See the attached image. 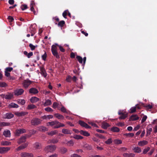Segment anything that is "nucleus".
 I'll return each instance as SVG.
<instances>
[{
    "mask_svg": "<svg viewBox=\"0 0 157 157\" xmlns=\"http://www.w3.org/2000/svg\"><path fill=\"white\" fill-rule=\"evenodd\" d=\"M41 121L37 117L33 118L31 121V123L32 125L36 126L41 123Z\"/></svg>",
    "mask_w": 157,
    "mask_h": 157,
    "instance_id": "nucleus-1",
    "label": "nucleus"
},
{
    "mask_svg": "<svg viewBox=\"0 0 157 157\" xmlns=\"http://www.w3.org/2000/svg\"><path fill=\"white\" fill-rule=\"evenodd\" d=\"M56 148V147L55 145H49L45 147L44 150L48 152H52L54 151Z\"/></svg>",
    "mask_w": 157,
    "mask_h": 157,
    "instance_id": "nucleus-2",
    "label": "nucleus"
},
{
    "mask_svg": "<svg viewBox=\"0 0 157 157\" xmlns=\"http://www.w3.org/2000/svg\"><path fill=\"white\" fill-rule=\"evenodd\" d=\"M33 82L29 79H27L24 80L22 83L24 87L25 88H27L28 86Z\"/></svg>",
    "mask_w": 157,
    "mask_h": 157,
    "instance_id": "nucleus-3",
    "label": "nucleus"
},
{
    "mask_svg": "<svg viewBox=\"0 0 157 157\" xmlns=\"http://www.w3.org/2000/svg\"><path fill=\"white\" fill-rule=\"evenodd\" d=\"M79 124L82 126L86 128H90L91 127L87 124L82 121H79L78 122Z\"/></svg>",
    "mask_w": 157,
    "mask_h": 157,
    "instance_id": "nucleus-4",
    "label": "nucleus"
},
{
    "mask_svg": "<svg viewBox=\"0 0 157 157\" xmlns=\"http://www.w3.org/2000/svg\"><path fill=\"white\" fill-rule=\"evenodd\" d=\"M21 157H33V155L32 153L22 152L21 154Z\"/></svg>",
    "mask_w": 157,
    "mask_h": 157,
    "instance_id": "nucleus-5",
    "label": "nucleus"
},
{
    "mask_svg": "<svg viewBox=\"0 0 157 157\" xmlns=\"http://www.w3.org/2000/svg\"><path fill=\"white\" fill-rule=\"evenodd\" d=\"M24 92V90L22 89H17L14 91V94L16 95H21Z\"/></svg>",
    "mask_w": 157,
    "mask_h": 157,
    "instance_id": "nucleus-6",
    "label": "nucleus"
},
{
    "mask_svg": "<svg viewBox=\"0 0 157 157\" xmlns=\"http://www.w3.org/2000/svg\"><path fill=\"white\" fill-rule=\"evenodd\" d=\"M26 130L24 128L16 130L15 134L16 136H19L20 134L25 132Z\"/></svg>",
    "mask_w": 157,
    "mask_h": 157,
    "instance_id": "nucleus-7",
    "label": "nucleus"
},
{
    "mask_svg": "<svg viewBox=\"0 0 157 157\" xmlns=\"http://www.w3.org/2000/svg\"><path fill=\"white\" fill-rule=\"evenodd\" d=\"M9 147H0V153L3 154L6 153L10 150Z\"/></svg>",
    "mask_w": 157,
    "mask_h": 157,
    "instance_id": "nucleus-8",
    "label": "nucleus"
},
{
    "mask_svg": "<svg viewBox=\"0 0 157 157\" xmlns=\"http://www.w3.org/2000/svg\"><path fill=\"white\" fill-rule=\"evenodd\" d=\"M26 137L25 136H23L20 137L18 140L17 143L19 144H21L25 141Z\"/></svg>",
    "mask_w": 157,
    "mask_h": 157,
    "instance_id": "nucleus-9",
    "label": "nucleus"
},
{
    "mask_svg": "<svg viewBox=\"0 0 157 157\" xmlns=\"http://www.w3.org/2000/svg\"><path fill=\"white\" fill-rule=\"evenodd\" d=\"M40 71H41V74L44 78H46L47 76V74L45 70L44 67H40Z\"/></svg>",
    "mask_w": 157,
    "mask_h": 157,
    "instance_id": "nucleus-10",
    "label": "nucleus"
},
{
    "mask_svg": "<svg viewBox=\"0 0 157 157\" xmlns=\"http://www.w3.org/2000/svg\"><path fill=\"white\" fill-rule=\"evenodd\" d=\"M28 113L26 112H16L15 113V114L18 117H22L28 114Z\"/></svg>",
    "mask_w": 157,
    "mask_h": 157,
    "instance_id": "nucleus-11",
    "label": "nucleus"
},
{
    "mask_svg": "<svg viewBox=\"0 0 157 157\" xmlns=\"http://www.w3.org/2000/svg\"><path fill=\"white\" fill-rule=\"evenodd\" d=\"M148 144L147 141L145 140L141 141L138 142V145L140 146H143Z\"/></svg>",
    "mask_w": 157,
    "mask_h": 157,
    "instance_id": "nucleus-12",
    "label": "nucleus"
},
{
    "mask_svg": "<svg viewBox=\"0 0 157 157\" xmlns=\"http://www.w3.org/2000/svg\"><path fill=\"white\" fill-rule=\"evenodd\" d=\"M28 144L27 143H25L23 145L18 147L16 149L17 151H19L21 149H24L26 147L28 146Z\"/></svg>",
    "mask_w": 157,
    "mask_h": 157,
    "instance_id": "nucleus-13",
    "label": "nucleus"
},
{
    "mask_svg": "<svg viewBox=\"0 0 157 157\" xmlns=\"http://www.w3.org/2000/svg\"><path fill=\"white\" fill-rule=\"evenodd\" d=\"M5 118L6 119H11L14 117V115L11 113H7L4 115Z\"/></svg>",
    "mask_w": 157,
    "mask_h": 157,
    "instance_id": "nucleus-14",
    "label": "nucleus"
},
{
    "mask_svg": "<svg viewBox=\"0 0 157 157\" xmlns=\"http://www.w3.org/2000/svg\"><path fill=\"white\" fill-rule=\"evenodd\" d=\"M29 92L30 94H36L38 93V90L35 88H32L29 90Z\"/></svg>",
    "mask_w": 157,
    "mask_h": 157,
    "instance_id": "nucleus-15",
    "label": "nucleus"
},
{
    "mask_svg": "<svg viewBox=\"0 0 157 157\" xmlns=\"http://www.w3.org/2000/svg\"><path fill=\"white\" fill-rule=\"evenodd\" d=\"M139 117L137 115H132L129 118V121H136L139 119Z\"/></svg>",
    "mask_w": 157,
    "mask_h": 157,
    "instance_id": "nucleus-16",
    "label": "nucleus"
},
{
    "mask_svg": "<svg viewBox=\"0 0 157 157\" xmlns=\"http://www.w3.org/2000/svg\"><path fill=\"white\" fill-rule=\"evenodd\" d=\"M10 132L9 130L4 131L3 132V135L6 137H10Z\"/></svg>",
    "mask_w": 157,
    "mask_h": 157,
    "instance_id": "nucleus-17",
    "label": "nucleus"
},
{
    "mask_svg": "<svg viewBox=\"0 0 157 157\" xmlns=\"http://www.w3.org/2000/svg\"><path fill=\"white\" fill-rule=\"evenodd\" d=\"M10 125V123L0 121V128L6 126H9Z\"/></svg>",
    "mask_w": 157,
    "mask_h": 157,
    "instance_id": "nucleus-18",
    "label": "nucleus"
},
{
    "mask_svg": "<svg viewBox=\"0 0 157 157\" xmlns=\"http://www.w3.org/2000/svg\"><path fill=\"white\" fill-rule=\"evenodd\" d=\"M5 96V99H11L13 97V93H8Z\"/></svg>",
    "mask_w": 157,
    "mask_h": 157,
    "instance_id": "nucleus-19",
    "label": "nucleus"
},
{
    "mask_svg": "<svg viewBox=\"0 0 157 157\" xmlns=\"http://www.w3.org/2000/svg\"><path fill=\"white\" fill-rule=\"evenodd\" d=\"M124 157H134L135 154L133 153H124L123 155Z\"/></svg>",
    "mask_w": 157,
    "mask_h": 157,
    "instance_id": "nucleus-20",
    "label": "nucleus"
},
{
    "mask_svg": "<svg viewBox=\"0 0 157 157\" xmlns=\"http://www.w3.org/2000/svg\"><path fill=\"white\" fill-rule=\"evenodd\" d=\"M39 100V98L36 97H32L31 98L30 101L31 102L33 103H35Z\"/></svg>",
    "mask_w": 157,
    "mask_h": 157,
    "instance_id": "nucleus-21",
    "label": "nucleus"
},
{
    "mask_svg": "<svg viewBox=\"0 0 157 157\" xmlns=\"http://www.w3.org/2000/svg\"><path fill=\"white\" fill-rule=\"evenodd\" d=\"M35 5L34 2L33 1H32L30 4V10L33 12L34 14H35L36 12L33 7Z\"/></svg>",
    "mask_w": 157,
    "mask_h": 157,
    "instance_id": "nucleus-22",
    "label": "nucleus"
},
{
    "mask_svg": "<svg viewBox=\"0 0 157 157\" xmlns=\"http://www.w3.org/2000/svg\"><path fill=\"white\" fill-rule=\"evenodd\" d=\"M55 117L59 119L63 120L64 119V117L62 115L59 113H56L54 115Z\"/></svg>",
    "mask_w": 157,
    "mask_h": 157,
    "instance_id": "nucleus-23",
    "label": "nucleus"
},
{
    "mask_svg": "<svg viewBox=\"0 0 157 157\" xmlns=\"http://www.w3.org/2000/svg\"><path fill=\"white\" fill-rule=\"evenodd\" d=\"M62 132L63 133L66 134H71V133L70 130L66 129H63L62 130Z\"/></svg>",
    "mask_w": 157,
    "mask_h": 157,
    "instance_id": "nucleus-24",
    "label": "nucleus"
},
{
    "mask_svg": "<svg viewBox=\"0 0 157 157\" xmlns=\"http://www.w3.org/2000/svg\"><path fill=\"white\" fill-rule=\"evenodd\" d=\"M133 150L135 153H140L141 151V150L140 148L138 147H134Z\"/></svg>",
    "mask_w": 157,
    "mask_h": 157,
    "instance_id": "nucleus-25",
    "label": "nucleus"
},
{
    "mask_svg": "<svg viewBox=\"0 0 157 157\" xmlns=\"http://www.w3.org/2000/svg\"><path fill=\"white\" fill-rule=\"evenodd\" d=\"M51 51L53 55L55 56L56 58H59V55L57 51Z\"/></svg>",
    "mask_w": 157,
    "mask_h": 157,
    "instance_id": "nucleus-26",
    "label": "nucleus"
},
{
    "mask_svg": "<svg viewBox=\"0 0 157 157\" xmlns=\"http://www.w3.org/2000/svg\"><path fill=\"white\" fill-rule=\"evenodd\" d=\"M52 104V101L49 99L46 100L44 104V105L45 106L49 105Z\"/></svg>",
    "mask_w": 157,
    "mask_h": 157,
    "instance_id": "nucleus-27",
    "label": "nucleus"
},
{
    "mask_svg": "<svg viewBox=\"0 0 157 157\" xmlns=\"http://www.w3.org/2000/svg\"><path fill=\"white\" fill-rule=\"evenodd\" d=\"M80 133L85 136H90V134L88 132L84 131L83 130H81L79 132Z\"/></svg>",
    "mask_w": 157,
    "mask_h": 157,
    "instance_id": "nucleus-28",
    "label": "nucleus"
},
{
    "mask_svg": "<svg viewBox=\"0 0 157 157\" xmlns=\"http://www.w3.org/2000/svg\"><path fill=\"white\" fill-rule=\"evenodd\" d=\"M57 46L59 47V45L56 43L52 45L51 47V51H57Z\"/></svg>",
    "mask_w": 157,
    "mask_h": 157,
    "instance_id": "nucleus-29",
    "label": "nucleus"
},
{
    "mask_svg": "<svg viewBox=\"0 0 157 157\" xmlns=\"http://www.w3.org/2000/svg\"><path fill=\"white\" fill-rule=\"evenodd\" d=\"M58 132V131L57 130H55L54 131H52L51 132H48V134L49 135L52 136Z\"/></svg>",
    "mask_w": 157,
    "mask_h": 157,
    "instance_id": "nucleus-30",
    "label": "nucleus"
},
{
    "mask_svg": "<svg viewBox=\"0 0 157 157\" xmlns=\"http://www.w3.org/2000/svg\"><path fill=\"white\" fill-rule=\"evenodd\" d=\"M111 130L113 132H118L120 131V129L117 127H113L111 128Z\"/></svg>",
    "mask_w": 157,
    "mask_h": 157,
    "instance_id": "nucleus-31",
    "label": "nucleus"
},
{
    "mask_svg": "<svg viewBox=\"0 0 157 157\" xmlns=\"http://www.w3.org/2000/svg\"><path fill=\"white\" fill-rule=\"evenodd\" d=\"M109 124L108 123H105V122L103 123H102V127L104 129H107V128H108V127H109Z\"/></svg>",
    "mask_w": 157,
    "mask_h": 157,
    "instance_id": "nucleus-32",
    "label": "nucleus"
},
{
    "mask_svg": "<svg viewBox=\"0 0 157 157\" xmlns=\"http://www.w3.org/2000/svg\"><path fill=\"white\" fill-rule=\"evenodd\" d=\"M9 106L10 108H17L18 107V105L14 103H12L9 105Z\"/></svg>",
    "mask_w": 157,
    "mask_h": 157,
    "instance_id": "nucleus-33",
    "label": "nucleus"
},
{
    "mask_svg": "<svg viewBox=\"0 0 157 157\" xmlns=\"http://www.w3.org/2000/svg\"><path fill=\"white\" fill-rule=\"evenodd\" d=\"M65 24V22L63 20L61 21L58 23V25L59 27H62Z\"/></svg>",
    "mask_w": 157,
    "mask_h": 157,
    "instance_id": "nucleus-34",
    "label": "nucleus"
},
{
    "mask_svg": "<svg viewBox=\"0 0 157 157\" xmlns=\"http://www.w3.org/2000/svg\"><path fill=\"white\" fill-rule=\"evenodd\" d=\"M76 58L80 63H82L83 61L82 58L80 56H77Z\"/></svg>",
    "mask_w": 157,
    "mask_h": 157,
    "instance_id": "nucleus-35",
    "label": "nucleus"
},
{
    "mask_svg": "<svg viewBox=\"0 0 157 157\" xmlns=\"http://www.w3.org/2000/svg\"><path fill=\"white\" fill-rule=\"evenodd\" d=\"M1 145H9L11 144V143L10 142L7 141H5L2 142L1 143Z\"/></svg>",
    "mask_w": 157,
    "mask_h": 157,
    "instance_id": "nucleus-36",
    "label": "nucleus"
},
{
    "mask_svg": "<svg viewBox=\"0 0 157 157\" xmlns=\"http://www.w3.org/2000/svg\"><path fill=\"white\" fill-rule=\"evenodd\" d=\"M7 84L4 82H0V87H6L7 86Z\"/></svg>",
    "mask_w": 157,
    "mask_h": 157,
    "instance_id": "nucleus-37",
    "label": "nucleus"
},
{
    "mask_svg": "<svg viewBox=\"0 0 157 157\" xmlns=\"http://www.w3.org/2000/svg\"><path fill=\"white\" fill-rule=\"evenodd\" d=\"M114 143L116 144H119L122 143V141L121 140L116 139L113 141Z\"/></svg>",
    "mask_w": 157,
    "mask_h": 157,
    "instance_id": "nucleus-38",
    "label": "nucleus"
},
{
    "mask_svg": "<svg viewBox=\"0 0 157 157\" xmlns=\"http://www.w3.org/2000/svg\"><path fill=\"white\" fill-rule=\"evenodd\" d=\"M73 138L77 140L82 139L83 138L82 136L76 135H74L73 136Z\"/></svg>",
    "mask_w": 157,
    "mask_h": 157,
    "instance_id": "nucleus-39",
    "label": "nucleus"
},
{
    "mask_svg": "<svg viewBox=\"0 0 157 157\" xmlns=\"http://www.w3.org/2000/svg\"><path fill=\"white\" fill-rule=\"evenodd\" d=\"M28 109H35L36 108V106L34 105L31 104L29 105L28 106Z\"/></svg>",
    "mask_w": 157,
    "mask_h": 157,
    "instance_id": "nucleus-40",
    "label": "nucleus"
},
{
    "mask_svg": "<svg viewBox=\"0 0 157 157\" xmlns=\"http://www.w3.org/2000/svg\"><path fill=\"white\" fill-rule=\"evenodd\" d=\"M152 131V128H151L148 127L147 128V135H150L151 134V132Z\"/></svg>",
    "mask_w": 157,
    "mask_h": 157,
    "instance_id": "nucleus-41",
    "label": "nucleus"
},
{
    "mask_svg": "<svg viewBox=\"0 0 157 157\" xmlns=\"http://www.w3.org/2000/svg\"><path fill=\"white\" fill-rule=\"evenodd\" d=\"M128 116V114L127 113L124 114L123 115H121L119 118V119H124L126 117H127Z\"/></svg>",
    "mask_w": 157,
    "mask_h": 157,
    "instance_id": "nucleus-42",
    "label": "nucleus"
},
{
    "mask_svg": "<svg viewBox=\"0 0 157 157\" xmlns=\"http://www.w3.org/2000/svg\"><path fill=\"white\" fill-rule=\"evenodd\" d=\"M58 121H52V122H48V124L49 125H50V126H52L54 125H55V124H56V123H57Z\"/></svg>",
    "mask_w": 157,
    "mask_h": 157,
    "instance_id": "nucleus-43",
    "label": "nucleus"
},
{
    "mask_svg": "<svg viewBox=\"0 0 157 157\" xmlns=\"http://www.w3.org/2000/svg\"><path fill=\"white\" fill-rule=\"evenodd\" d=\"M112 143V139H109L107 141L105 142V143L107 144H110Z\"/></svg>",
    "mask_w": 157,
    "mask_h": 157,
    "instance_id": "nucleus-44",
    "label": "nucleus"
},
{
    "mask_svg": "<svg viewBox=\"0 0 157 157\" xmlns=\"http://www.w3.org/2000/svg\"><path fill=\"white\" fill-rule=\"evenodd\" d=\"M67 150V149L65 147H62L60 149L61 152L63 154H64L66 153Z\"/></svg>",
    "mask_w": 157,
    "mask_h": 157,
    "instance_id": "nucleus-45",
    "label": "nucleus"
},
{
    "mask_svg": "<svg viewBox=\"0 0 157 157\" xmlns=\"http://www.w3.org/2000/svg\"><path fill=\"white\" fill-rule=\"evenodd\" d=\"M21 8L22 10H24L28 8V6L26 5L23 4L21 5Z\"/></svg>",
    "mask_w": 157,
    "mask_h": 157,
    "instance_id": "nucleus-46",
    "label": "nucleus"
},
{
    "mask_svg": "<svg viewBox=\"0 0 157 157\" xmlns=\"http://www.w3.org/2000/svg\"><path fill=\"white\" fill-rule=\"evenodd\" d=\"M60 110L64 113H68V112L67 111L66 109L63 106H62Z\"/></svg>",
    "mask_w": 157,
    "mask_h": 157,
    "instance_id": "nucleus-47",
    "label": "nucleus"
},
{
    "mask_svg": "<svg viewBox=\"0 0 157 157\" xmlns=\"http://www.w3.org/2000/svg\"><path fill=\"white\" fill-rule=\"evenodd\" d=\"M13 70V68L12 67H7L5 69V71L8 72H11Z\"/></svg>",
    "mask_w": 157,
    "mask_h": 157,
    "instance_id": "nucleus-48",
    "label": "nucleus"
},
{
    "mask_svg": "<svg viewBox=\"0 0 157 157\" xmlns=\"http://www.w3.org/2000/svg\"><path fill=\"white\" fill-rule=\"evenodd\" d=\"M136 107H133L131 108L130 109V113H133L135 112L136 111Z\"/></svg>",
    "mask_w": 157,
    "mask_h": 157,
    "instance_id": "nucleus-49",
    "label": "nucleus"
},
{
    "mask_svg": "<svg viewBox=\"0 0 157 157\" xmlns=\"http://www.w3.org/2000/svg\"><path fill=\"white\" fill-rule=\"evenodd\" d=\"M59 105V104L56 102H54L52 105V107L54 109H55L56 108L58 107Z\"/></svg>",
    "mask_w": 157,
    "mask_h": 157,
    "instance_id": "nucleus-50",
    "label": "nucleus"
},
{
    "mask_svg": "<svg viewBox=\"0 0 157 157\" xmlns=\"http://www.w3.org/2000/svg\"><path fill=\"white\" fill-rule=\"evenodd\" d=\"M40 131L44 132L47 131L48 130L47 128L44 126L40 127Z\"/></svg>",
    "mask_w": 157,
    "mask_h": 157,
    "instance_id": "nucleus-51",
    "label": "nucleus"
},
{
    "mask_svg": "<svg viewBox=\"0 0 157 157\" xmlns=\"http://www.w3.org/2000/svg\"><path fill=\"white\" fill-rule=\"evenodd\" d=\"M150 148L149 147H147L146 148L144 149L143 151V153L144 154H146L147 152L149 150Z\"/></svg>",
    "mask_w": 157,
    "mask_h": 157,
    "instance_id": "nucleus-52",
    "label": "nucleus"
},
{
    "mask_svg": "<svg viewBox=\"0 0 157 157\" xmlns=\"http://www.w3.org/2000/svg\"><path fill=\"white\" fill-rule=\"evenodd\" d=\"M68 10H66L64 11L62 15L63 17L65 18H66V16L67 14Z\"/></svg>",
    "mask_w": 157,
    "mask_h": 157,
    "instance_id": "nucleus-53",
    "label": "nucleus"
},
{
    "mask_svg": "<svg viewBox=\"0 0 157 157\" xmlns=\"http://www.w3.org/2000/svg\"><path fill=\"white\" fill-rule=\"evenodd\" d=\"M66 144L69 146H72L74 144V143L72 140H70L67 142Z\"/></svg>",
    "mask_w": 157,
    "mask_h": 157,
    "instance_id": "nucleus-54",
    "label": "nucleus"
},
{
    "mask_svg": "<svg viewBox=\"0 0 157 157\" xmlns=\"http://www.w3.org/2000/svg\"><path fill=\"white\" fill-rule=\"evenodd\" d=\"M40 144L38 143H36L34 145V147L36 149L40 148Z\"/></svg>",
    "mask_w": 157,
    "mask_h": 157,
    "instance_id": "nucleus-55",
    "label": "nucleus"
},
{
    "mask_svg": "<svg viewBox=\"0 0 157 157\" xmlns=\"http://www.w3.org/2000/svg\"><path fill=\"white\" fill-rule=\"evenodd\" d=\"M47 55L46 52H45L44 54L41 57L43 60L45 61L47 57Z\"/></svg>",
    "mask_w": 157,
    "mask_h": 157,
    "instance_id": "nucleus-56",
    "label": "nucleus"
},
{
    "mask_svg": "<svg viewBox=\"0 0 157 157\" xmlns=\"http://www.w3.org/2000/svg\"><path fill=\"white\" fill-rule=\"evenodd\" d=\"M45 110L48 112H53V110L50 107H47L45 109Z\"/></svg>",
    "mask_w": 157,
    "mask_h": 157,
    "instance_id": "nucleus-57",
    "label": "nucleus"
},
{
    "mask_svg": "<svg viewBox=\"0 0 157 157\" xmlns=\"http://www.w3.org/2000/svg\"><path fill=\"white\" fill-rule=\"evenodd\" d=\"M125 135L127 136L132 137L134 136V134L133 133H126L125 134Z\"/></svg>",
    "mask_w": 157,
    "mask_h": 157,
    "instance_id": "nucleus-58",
    "label": "nucleus"
},
{
    "mask_svg": "<svg viewBox=\"0 0 157 157\" xmlns=\"http://www.w3.org/2000/svg\"><path fill=\"white\" fill-rule=\"evenodd\" d=\"M147 118V117L146 115L144 116L142 119L141 123H143L146 120Z\"/></svg>",
    "mask_w": 157,
    "mask_h": 157,
    "instance_id": "nucleus-59",
    "label": "nucleus"
},
{
    "mask_svg": "<svg viewBox=\"0 0 157 157\" xmlns=\"http://www.w3.org/2000/svg\"><path fill=\"white\" fill-rule=\"evenodd\" d=\"M29 47H30L31 50L32 51H33L35 49L36 47L34 46L32 44H29Z\"/></svg>",
    "mask_w": 157,
    "mask_h": 157,
    "instance_id": "nucleus-60",
    "label": "nucleus"
},
{
    "mask_svg": "<svg viewBox=\"0 0 157 157\" xmlns=\"http://www.w3.org/2000/svg\"><path fill=\"white\" fill-rule=\"evenodd\" d=\"M8 19L9 20L10 22H12L14 20L13 17L11 16H9L8 17Z\"/></svg>",
    "mask_w": 157,
    "mask_h": 157,
    "instance_id": "nucleus-61",
    "label": "nucleus"
},
{
    "mask_svg": "<svg viewBox=\"0 0 157 157\" xmlns=\"http://www.w3.org/2000/svg\"><path fill=\"white\" fill-rule=\"evenodd\" d=\"M58 142V140L56 139H52V144H55L57 143Z\"/></svg>",
    "mask_w": 157,
    "mask_h": 157,
    "instance_id": "nucleus-62",
    "label": "nucleus"
},
{
    "mask_svg": "<svg viewBox=\"0 0 157 157\" xmlns=\"http://www.w3.org/2000/svg\"><path fill=\"white\" fill-rule=\"evenodd\" d=\"M59 49L60 51H61V52H65V50L64 49V48H63L62 46L59 45Z\"/></svg>",
    "mask_w": 157,
    "mask_h": 157,
    "instance_id": "nucleus-63",
    "label": "nucleus"
},
{
    "mask_svg": "<svg viewBox=\"0 0 157 157\" xmlns=\"http://www.w3.org/2000/svg\"><path fill=\"white\" fill-rule=\"evenodd\" d=\"M71 157H82L80 155L76 154H73L71 155Z\"/></svg>",
    "mask_w": 157,
    "mask_h": 157,
    "instance_id": "nucleus-64",
    "label": "nucleus"
}]
</instances>
